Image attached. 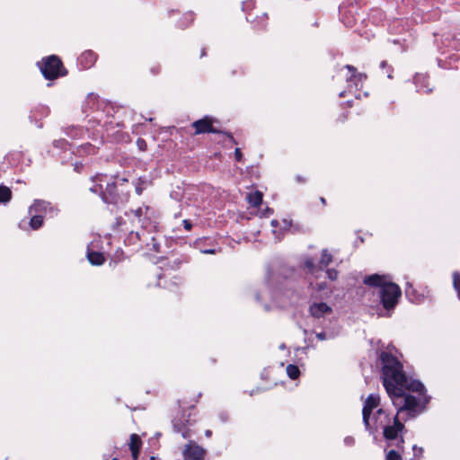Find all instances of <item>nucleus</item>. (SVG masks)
Segmentation results:
<instances>
[{"instance_id":"1","label":"nucleus","mask_w":460,"mask_h":460,"mask_svg":"<svg viewBox=\"0 0 460 460\" xmlns=\"http://www.w3.org/2000/svg\"><path fill=\"white\" fill-rule=\"evenodd\" d=\"M378 360L381 365V378L394 406L397 409L396 414L403 421L415 418L420 414L429 403L430 397L422 394L419 398L403 393L402 384L404 381V370L401 361L389 352L382 351Z\"/></svg>"},{"instance_id":"2","label":"nucleus","mask_w":460,"mask_h":460,"mask_svg":"<svg viewBox=\"0 0 460 460\" xmlns=\"http://www.w3.org/2000/svg\"><path fill=\"white\" fill-rule=\"evenodd\" d=\"M363 283L368 287L377 288L380 302L383 308L387 312L385 316H390V312L397 305L399 298L402 295L400 287L392 282L388 276L372 274L366 276ZM382 315L381 314H379Z\"/></svg>"},{"instance_id":"3","label":"nucleus","mask_w":460,"mask_h":460,"mask_svg":"<svg viewBox=\"0 0 460 460\" xmlns=\"http://www.w3.org/2000/svg\"><path fill=\"white\" fill-rule=\"evenodd\" d=\"M116 180L111 183H107L104 190L101 191L102 200L106 204L115 206L126 203L129 199V190L123 188L128 182L125 178H115Z\"/></svg>"},{"instance_id":"4","label":"nucleus","mask_w":460,"mask_h":460,"mask_svg":"<svg viewBox=\"0 0 460 460\" xmlns=\"http://www.w3.org/2000/svg\"><path fill=\"white\" fill-rule=\"evenodd\" d=\"M38 66L47 80H54L67 74L61 59L55 55L42 58L38 62Z\"/></svg>"},{"instance_id":"5","label":"nucleus","mask_w":460,"mask_h":460,"mask_svg":"<svg viewBox=\"0 0 460 460\" xmlns=\"http://www.w3.org/2000/svg\"><path fill=\"white\" fill-rule=\"evenodd\" d=\"M382 429L384 438L386 440H395L396 443L394 445L396 447H400L404 443L403 438L402 436H399V434L402 433V431L404 429V424L399 420L398 414H396L394 417L392 425H390V423H387L385 426H383Z\"/></svg>"},{"instance_id":"6","label":"nucleus","mask_w":460,"mask_h":460,"mask_svg":"<svg viewBox=\"0 0 460 460\" xmlns=\"http://www.w3.org/2000/svg\"><path fill=\"white\" fill-rule=\"evenodd\" d=\"M380 396L378 394H370L365 400L362 409L363 423L367 430L372 431L370 417L374 409L380 405Z\"/></svg>"},{"instance_id":"7","label":"nucleus","mask_w":460,"mask_h":460,"mask_svg":"<svg viewBox=\"0 0 460 460\" xmlns=\"http://www.w3.org/2000/svg\"><path fill=\"white\" fill-rule=\"evenodd\" d=\"M190 414H185V411H182L180 417H175L172 420V427L175 432L181 433L183 438H190L191 437V431L190 426L191 424Z\"/></svg>"},{"instance_id":"8","label":"nucleus","mask_w":460,"mask_h":460,"mask_svg":"<svg viewBox=\"0 0 460 460\" xmlns=\"http://www.w3.org/2000/svg\"><path fill=\"white\" fill-rule=\"evenodd\" d=\"M205 454V449L193 441H190L182 452L184 460H203Z\"/></svg>"},{"instance_id":"9","label":"nucleus","mask_w":460,"mask_h":460,"mask_svg":"<svg viewBox=\"0 0 460 460\" xmlns=\"http://www.w3.org/2000/svg\"><path fill=\"white\" fill-rule=\"evenodd\" d=\"M192 127L195 128V135L204 133H221V131L214 128L212 121L208 117L194 121L192 123Z\"/></svg>"},{"instance_id":"10","label":"nucleus","mask_w":460,"mask_h":460,"mask_svg":"<svg viewBox=\"0 0 460 460\" xmlns=\"http://www.w3.org/2000/svg\"><path fill=\"white\" fill-rule=\"evenodd\" d=\"M349 72V75L347 77L349 86L354 85L356 88L359 86L366 79L367 75L364 73H358L357 68L351 65H346L344 66Z\"/></svg>"},{"instance_id":"11","label":"nucleus","mask_w":460,"mask_h":460,"mask_svg":"<svg viewBox=\"0 0 460 460\" xmlns=\"http://www.w3.org/2000/svg\"><path fill=\"white\" fill-rule=\"evenodd\" d=\"M374 425H372V431H369L370 433H374L379 428H382L387 423H390V415L383 408H379L376 410V411L374 414Z\"/></svg>"},{"instance_id":"12","label":"nucleus","mask_w":460,"mask_h":460,"mask_svg":"<svg viewBox=\"0 0 460 460\" xmlns=\"http://www.w3.org/2000/svg\"><path fill=\"white\" fill-rule=\"evenodd\" d=\"M309 313L314 318H322L332 313V309L326 303H313L309 306Z\"/></svg>"},{"instance_id":"13","label":"nucleus","mask_w":460,"mask_h":460,"mask_svg":"<svg viewBox=\"0 0 460 460\" xmlns=\"http://www.w3.org/2000/svg\"><path fill=\"white\" fill-rule=\"evenodd\" d=\"M96 58L97 56L94 52L92 50H86L77 58V66L80 69H88L94 65Z\"/></svg>"},{"instance_id":"14","label":"nucleus","mask_w":460,"mask_h":460,"mask_svg":"<svg viewBox=\"0 0 460 460\" xmlns=\"http://www.w3.org/2000/svg\"><path fill=\"white\" fill-rule=\"evenodd\" d=\"M403 386V393H405L406 390L417 392L420 394V396H422V394H425V387L423 384L419 380H408V377L406 374L404 373V381L402 384Z\"/></svg>"},{"instance_id":"15","label":"nucleus","mask_w":460,"mask_h":460,"mask_svg":"<svg viewBox=\"0 0 460 460\" xmlns=\"http://www.w3.org/2000/svg\"><path fill=\"white\" fill-rule=\"evenodd\" d=\"M414 84H416L417 91L424 93H429L432 92V87H429V77L425 74H416L413 78Z\"/></svg>"},{"instance_id":"16","label":"nucleus","mask_w":460,"mask_h":460,"mask_svg":"<svg viewBox=\"0 0 460 460\" xmlns=\"http://www.w3.org/2000/svg\"><path fill=\"white\" fill-rule=\"evenodd\" d=\"M189 261H190V257L182 254V255H180L179 257H176L172 260H167V262L164 265V267L165 270H177L183 264H186Z\"/></svg>"},{"instance_id":"17","label":"nucleus","mask_w":460,"mask_h":460,"mask_svg":"<svg viewBox=\"0 0 460 460\" xmlns=\"http://www.w3.org/2000/svg\"><path fill=\"white\" fill-rule=\"evenodd\" d=\"M129 449L132 453L133 460H137L139 450L142 445V441L138 435L131 434L130 442H129Z\"/></svg>"},{"instance_id":"18","label":"nucleus","mask_w":460,"mask_h":460,"mask_svg":"<svg viewBox=\"0 0 460 460\" xmlns=\"http://www.w3.org/2000/svg\"><path fill=\"white\" fill-rule=\"evenodd\" d=\"M49 114V109L46 105H37L33 110L31 111L30 119H40L42 118L47 117Z\"/></svg>"},{"instance_id":"19","label":"nucleus","mask_w":460,"mask_h":460,"mask_svg":"<svg viewBox=\"0 0 460 460\" xmlns=\"http://www.w3.org/2000/svg\"><path fill=\"white\" fill-rule=\"evenodd\" d=\"M87 259L92 265L100 266L104 263L105 258L102 252L87 249Z\"/></svg>"},{"instance_id":"20","label":"nucleus","mask_w":460,"mask_h":460,"mask_svg":"<svg viewBox=\"0 0 460 460\" xmlns=\"http://www.w3.org/2000/svg\"><path fill=\"white\" fill-rule=\"evenodd\" d=\"M247 200L252 207L259 208L262 203V193L259 190L247 195Z\"/></svg>"},{"instance_id":"21","label":"nucleus","mask_w":460,"mask_h":460,"mask_svg":"<svg viewBox=\"0 0 460 460\" xmlns=\"http://www.w3.org/2000/svg\"><path fill=\"white\" fill-rule=\"evenodd\" d=\"M150 211H151V208L146 206L145 208H138L137 209H134V210H132V213L138 219L139 223H141L142 225H145V222L142 221V217H144L145 219L148 218L149 215H150Z\"/></svg>"},{"instance_id":"22","label":"nucleus","mask_w":460,"mask_h":460,"mask_svg":"<svg viewBox=\"0 0 460 460\" xmlns=\"http://www.w3.org/2000/svg\"><path fill=\"white\" fill-rule=\"evenodd\" d=\"M332 261V255L329 252L327 249H323L322 251V256L319 261V268L321 270L327 268L331 262Z\"/></svg>"},{"instance_id":"23","label":"nucleus","mask_w":460,"mask_h":460,"mask_svg":"<svg viewBox=\"0 0 460 460\" xmlns=\"http://www.w3.org/2000/svg\"><path fill=\"white\" fill-rule=\"evenodd\" d=\"M12 198V191L11 190L4 185L0 186V202L1 203H6L8 202Z\"/></svg>"},{"instance_id":"24","label":"nucleus","mask_w":460,"mask_h":460,"mask_svg":"<svg viewBox=\"0 0 460 460\" xmlns=\"http://www.w3.org/2000/svg\"><path fill=\"white\" fill-rule=\"evenodd\" d=\"M48 206H49V203L48 202L43 200H35V202L30 207L29 212L31 214L33 210L35 212L46 210Z\"/></svg>"},{"instance_id":"25","label":"nucleus","mask_w":460,"mask_h":460,"mask_svg":"<svg viewBox=\"0 0 460 460\" xmlns=\"http://www.w3.org/2000/svg\"><path fill=\"white\" fill-rule=\"evenodd\" d=\"M286 370L288 377L292 380H296L300 375V370L296 365L289 364Z\"/></svg>"},{"instance_id":"26","label":"nucleus","mask_w":460,"mask_h":460,"mask_svg":"<svg viewBox=\"0 0 460 460\" xmlns=\"http://www.w3.org/2000/svg\"><path fill=\"white\" fill-rule=\"evenodd\" d=\"M29 225L33 230L39 229L43 225V217L40 215L31 217Z\"/></svg>"},{"instance_id":"27","label":"nucleus","mask_w":460,"mask_h":460,"mask_svg":"<svg viewBox=\"0 0 460 460\" xmlns=\"http://www.w3.org/2000/svg\"><path fill=\"white\" fill-rule=\"evenodd\" d=\"M405 295L411 302L419 303L420 301L412 286L410 284L405 288Z\"/></svg>"},{"instance_id":"28","label":"nucleus","mask_w":460,"mask_h":460,"mask_svg":"<svg viewBox=\"0 0 460 460\" xmlns=\"http://www.w3.org/2000/svg\"><path fill=\"white\" fill-rule=\"evenodd\" d=\"M148 181L146 178L140 177L135 183V189L137 195H141L143 190L146 189Z\"/></svg>"},{"instance_id":"29","label":"nucleus","mask_w":460,"mask_h":460,"mask_svg":"<svg viewBox=\"0 0 460 460\" xmlns=\"http://www.w3.org/2000/svg\"><path fill=\"white\" fill-rule=\"evenodd\" d=\"M194 21V14L192 13H186L183 17V21L179 22L181 27L189 26Z\"/></svg>"},{"instance_id":"30","label":"nucleus","mask_w":460,"mask_h":460,"mask_svg":"<svg viewBox=\"0 0 460 460\" xmlns=\"http://www.w3.org/2000/svg\"><path fill=\"white\" fill-rule=\"evenodd\" d=\"M453 286L460 297V274L457 271L453 273Z\"/></svg>"},{"instance_id":"31","label":"nucleus","mask_w":460,"mask_h":460,"mask_svg":"<svg viewBox=\"0 0 460 460\" xmlns=\"http://www.w3.org/2000/svg\"><path fill=\"white\" fill-rule=\"evenodd\" d=\"M255 3L253 0H246L242 4V9L243 12L251 11L254 8Z\"/></svg>"},{"instance_id":"32","label":"nucleus","mask_w":460,"mask_h":460,"mask_svg":"<svg viewBox=\"0 0 460 460\" xmlns=\"http://www.w3.org/2000/svg\"><path fill=\"white\" fill-rule=\"evenodd\" d=\"M386 460H402V458L399 453L392 449L386 454Z\"/></svg>"},{"instance_id":"33","label":"nucleus","mask_w":460,"mask_h":460,"mask_svg":"<svg viewBox=\"0 0 460 460\" xmlns=\"http://www.w3.org/2000/svg\"><path fill=\"white\" fill-rule=\"evenodd\" d=\"M305 268H307L309 270V271L314 274L315 272V270H316V266L314 264V261L313 259H306L305 261Z\"/></svg>"},{"instance_id":"34","label":"nucleus","mask_w":460,"mask_h":460,"mask_svg":"<svg viewBox=\"0 0 460 460\" xmlns=\"http://www.w3.org/2000/svg\"><path fill=\"white\" fill-rule=\"evenodd\" d=\"M326 274L329 279L336 280L338 278V271L334 269H328Z\"/></svg>"},{"instance_id":"35","label":"nucleus","mask_w":460,"mask_h":460,"mask_svg":"<svg viewBox=\"0 0 460 460\" xmlns=\"http://www.w3.org/2000/svg\"><path fill=\"white\" fill-rule=\"evenodd\" d=\"M152 245V250L155 252H160V243L156 241L155 237L151 238V243H148V245Z\"/></svg>"},{"instance_id":"36","label":"nucleus","mask_w":460,"mask_h":460,"mask_svg":"<svg viewBox=\"0 0 460 460\" xmlns=\"http://www.w3.org/2000/svg\"><path fill=\"white\" fill-rule=\"evenodd\" d=\"M380 67H381V68H384V69H386V68H387V71H386V72H387V76H388L389 78H392V77H393V76H392V75H391V74H392V72H393V68H392L390 66H388V64H387V62H386V61H382V62L380 63Z\"/></svg>"},{"instance_id":"37","label":"nucleus","mask_w":460,"mask_h":460,"mask_svg":"<svg viewBox=\"0 0 460 460\" xmlns=\"http://www.w3.org/2000/svg\"><path fill=\"white\" fill-rule=\"evenodd\" d=\"M234 157H235V160L237 162H241L242 161L243 155H242L241 149L238 148V147H236L235 150H234Z\"/></svg>"},{"instance_id":"38","label":"nucleus","mask_w":460,"mask_h":460,"mask_svg":"<svg viewBox=\"0 0 460 460\" xmlns=\"http://www.w3.org/2000/svg\"><path fill=\"white\" fill-rule=\"evenodd\" d=\"M316 338L320 341H325L328 339L327 333L325 332H317Z\"/></svg>"},{"instance_id":"39","label":"nucleus","mask_w":460,"mask_h":460,"mask_svg":"<svg viewBox=\"0 0 460 460\" xmlns=\"http://www.w3.org/2000/svg\"><path fill=\"white\" fill-rule=\"evenodd\" d=\"M412 449L414 451L415 456H420V455L423 453L422 447H418L417 446H413Z\"/></svg>"},{"instance_id":"40","label":"nucleus","mask_w":460,"mask_h":460,"mask_svg":"<svg viewBox=\"0 0 460 460\" xmlns=\"http://www.w3.org/2000/svg\"><path fill=\"white\" fill-rule=\"evenodd\" d=\"M182 224H183V227H184L186 230H188V231H190V230L192 228V224H191V222H190V220H188V219H184V220H183V222H182Z\"/></svg>"},{"instance_id":"41","label":"nucleus","mask_w":460,"mask_h":460,"mask_svg":"<svg viewBox=\"0 0 460 460\" xmlns=\"http://www.w3.org/2000/svg\"><path fill=\"white\" fill-rule=\"evenodd\" d=\"M97 98H98V96L95 95L94 93H89L87 95V102H95V101H97Z\"/></svg>"},{"instance_id":"42","label":"nucleus","mask_w":460,"mask_h":460,"mask_svg":"<svg viewBox=\"0 0 460 460\" xmlns=\"http://www.w3.org/2000/svg\"><path fill=\"white\" fill-rule=\"evenodd\" d=\"M219 418L221 419V420H222L223 422H226V421H227V420H228V414H227L226 412H221V413L219 414Z\"/></svg>"},{"instance_id":"43","label":"nucleus","mask_w":460,"mask_h":460,"mask_svg":"<svg viewBox=\"0 0 460 460\" xmlns=\"http://www.w3.org/2000/svg\"><path fill=\"white\" fill-rule=\"evenodd\" d=\"M344 442L346 445L348 446H351L353 445L354 443V438L352 437H347L345 439H344Z\"/></svg>"},{"instance_id":"44","label":"nucleus","mask_w":460,"mask_h":460,"mask_svg":"<svg viewBox=\"0 0 460 460\" xmlns=\"http://www.w3.org/2000/svg\"><path fill=\"white\" fill-rule=\"evenodd\" d=\"M137 145L139 146L140 149H144V147L146 146V143L143 139L139 138L137 140Z\"/></svg>"},{"instance_id":"45","label":"nucleus","mask_w":460,"mask_h":460,"mask_svg":"<svg viewBox=\"0 0 460 460\" xmlns=\"http://www.w3.org/2000/svg\"><path fill=\"white\" fill-rule=\"evenodd\" d=\"M102 189V186L98 187L97 185L90 188V191L93 192V193H98L99 190Z\"/></svg>"},{"instance_id":"46","label":"nucleus","mask_w":460,"mask_h":460,"mask_svg":"<svg viewBox=\"0 0 460 460\" xmlns=\"http://www.w3.org/2000/svg\"><path fill=\"white\" fill-rule=\"evenodd\" d=\"M64 142H65V140H64V139H60V140H55L53 144H54V146H55L59 147V146H61V145H62Z\"/></svg>"},{"instance_id":"47","label":"nucleus","mask_w":460,"mask_h":460,"mask_svg":"<svg viewBox=\"0 0 460 460\" xmlns=\"http://www.w3.org/2000/svg\"><path fill=\"white\" fill-rule=\"evenodd\" d=\"M202 252L206 253V254H214L216 252V251L214 249H208V250H203Z\"/></svg>"},{"instance_id":"48","label":"nucleus","mask_w":460,"mask_h":460,"mask_svg":"<svg viewBox=\"0 0 460 460\" xmlns=\"http://www.w3.org/2000/svg\"><path fill=\"white\" fill-rule=\"evenodd\" d=\"M452 48L460 50V41H458V40L455 41Z\"/></svg>"},{"instance_id":"49","label":"nucleus","mask_w":460,"mask_h":460,"mask_svg":"<svg viewBox=\"0 0 460 460\" xmlns=\"http://www.w3.org/2000/svg\"><path fill=\"white\" fill-rule=\"evenodd\" d=\"M225 134L229 137L231 142H233L234 144H236L235 139L234 138V137L230 133H225Z\"/></svg>"},{"instance_id":"50","label":"nucleus","mask_w":460,"mask_h":460,"mask_svg":"<svg viewBox=\"0 0 460 460\" xmlns=\"http://www.w3.org/2000/svg\"><path fill=\"white\" fill-rule=\"evenodd\" d=\"M296 181L298 182H305V180L302 176H300V175L296 176Z\"/></svg>"},{"instance_id":"51","label":"nucleus","mask_w":460,"mask_h":460,"mask_svg":"<svg viewBox=\"0 0 460 460\" xmlns=\"http://www.w3.org/2000/svg\"><path fill=\"white\" fill-rule=\"evenodd\" d=\"M212 435V431L210 429H207L205 431V436L208 437V438H210Z\"/></svg>"},{"instance_id":"52","label":"nucleus","mask_w":460,"mask_h":460,"mask_svg":"<svg viewBox=\"0 0 460 460\" xmlns=\"http://www.w3.org/2000/svg\"><path fill=\"white\" fill-rule=\"evenodd\" d=\"M206 55H207L206 49H205V48H203V49H201L200 57H201V58H203V57H205Z\"/></svg>"},{"instance_id":"53","label":"nucleus","mask_w":460,"mask_h":460,"mask_svg":"<svg viewBox=\"0 0 460 460\" xmlns=\"http://www.w3.org/2000/svg\"><path fill=\"white\" fill-rule=\"evenodd\" d=\"M320 201L322 202L323 205H326V200L324 198L321 197Z\"/></svg>"},{"instance_id":"54","label":"nucleus","mask_w":460,"mask_h":460,"mask_svg":"<svg viewBox=\"0 0 460 460\" xmlns=\"http://www.w3.org/2000/svg\"><path fill=\"white\" fill-rule=\"evenodd\" d=\"M271 225H272L273 226H276L278 225V221H277V220H272V221H271Z\"/></svg>"},{"instance_id":"55","label":"nucleus","mask_w":460,"mask_h":460,"mask_svg":"<svg viewBox=\"0 0 460 460\" xmlns=\"http://www.w3.org/2000/svg\"><path fill=\"white\" fill-rule=\"evenodd\" d=\"M152 72H153L155 75H156V74H158L159 69H152Z\"/></svg>"},{"instance_id":"56","label":"nucleus","mask_w":460,"mask_h":460,"mask_svg":"<svg viewBox=\"0 0 460 460\" xmlns=\"http://www.w3.org/2000/svg\"><path fill=\"white\" fill-rule=\"evenodd\" d=\"M267 213H270V214H271V213H272V210H271V209H270V208H267Z\"/></svg>"},{"instance_id":"57","label":"nucleus","mask_w":460,"mask_h":460,"mask_svg":"<svg viewBox=\"0 0 460 460\" xmlns=\"http://www.w3.org/2000/svg\"><path fill=\"white\" fill-rule=\"evenodd\" d=\"M250 16H251V14H249V16H247V17H246V20H247L248 22H251V20H250Z\"/></svg>"},{"instance_id":"58","label":"nucleus","mask_w":460,"mask_h":460,"mask_svg":"<svg viewBox=\"0 0 460 460\" xmlns=\"http://www.w3.org/2000/svg\"><path fill=\"white\" fill-rule=\"evenodd\" d=\"M340 96H341V97H343V96H344V92H341V93H340Z\"/></svg>"},{"instance_id":"59","label":"nucleus","mask_w":460,"mask_h":460,"mask_svg":"<svg viewBox=\"0 0 460 460\" xmlns=\"http://www.w3.org/2000/svg\"><path fill=\"white\" fill-rule=\"evenodd\" d=\"M112 460H119L117 457H114Z\"/></svg>"}]
</instances>
